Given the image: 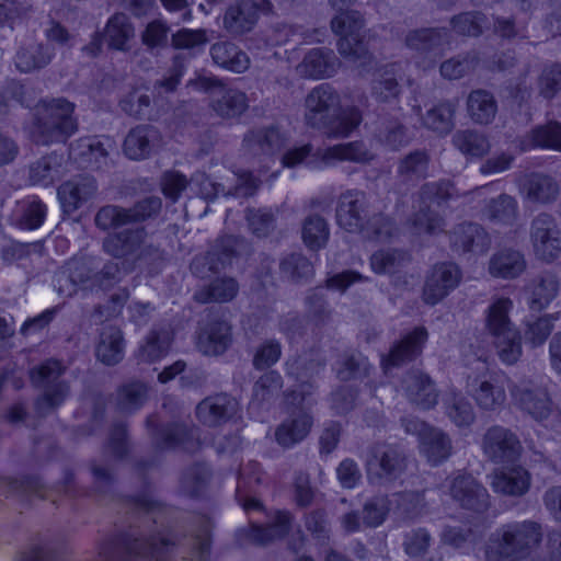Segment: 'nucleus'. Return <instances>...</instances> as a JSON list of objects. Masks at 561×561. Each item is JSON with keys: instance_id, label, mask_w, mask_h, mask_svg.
Instances as JSON below:
<instances>
[{"instance_id": "09e8293b", "label": "nucleus", "mask_w": 561, "mask_h": 561, "mask_svg": "<svg viewBox=\"0 0 561 561\" xmlns=\"http://www.w3.org/2000/svg\"><path fill=\"white\" fill-rule=\"evenodd\" d=\"M535 147L561 150V123L550 122L531 129L522 140V150Z\"/></svg>"}, {"instance_id": "4c0bfd02", "label": "nucleus", "mask_w": 561, "mask_h": 561, "mask_svg": "<svg viewBox=\"0 0 561 561\" xmlns=\"http://www.w3.org/2000/svg\"><path fill=\"white\" fill-rule=\"evenodd\" d=\"M282 388V377L276 371L263 375L254 385L249 412L260 419V413L267 410Z\"/></svg>"}, {"instance_id": "5fc2aeb1", "label": "nucleus", "mask_w": 561, "mask_h": 561, "mask_svg": "<svg viewBox=\"0 0 561 561\" xmlns=\"http://www.w3.org/2000/svg\"><path fill=\"white\" fill-rule=\"evenodd\" d=\"M172 341L168 330L152 331L141 344L136 354L137 359L144 363H153L164 357Z\"/></svg>"}, {"instance_id": "473e14b6", "label": "nucleus", "mask_w": 561, "mask_h": 561, "mask_svg": "<svg viewBox=\"0 0 561 561\" xmlns=\"http://www.w3.org/2000/svg\"><path fill=\"white\" fill-rule=\"evenodd\" d=\"M96 184L91 178H81V181L69 180L59 186L57 196L66 214H72L83 203L94 196Z\"/></svg>"}, {"instance_id": "f257e3e1", "label": "nucleus", "mask_w": 561, "mask_h": 561, "mask_svg": "<svg viewBox=\"0 0 561 561\" xmlns=\"http://www.w3.org/2000/svg\"><path fill=\"white\" fill-rule=\"evenodd\" d=\"M305 106L306 124L322 130L328 138H345L362 122V113L356 107L341 113L340 95L328 83L313 88L306 98Z\"/></svg>"}, {"instance_id": "49530a36", "label": "nucleus", "mask_w": 561, "mask_h": 561, "mask_svg": "<svg viewBox=\"0 0 561 561\" xmlns=\"http://www.w3.org/2000/svg\"><path fill=\"white\" fill-rule=\"evenodd\" d=\"M468 113L477 124H490L497 112L493 94L486 90H473L467 100Z\"/></svg>"}, {"instance_id": "69168bd1", "label": "nucleus", "mask_w": 561, "mask_h": 561, "mask_svg": "<svg viewBox=\"0 0 561 561\" xmlns=\"http://www.w3.org/2000/svg\"><path fill=\"white\" fill-rule=\"evenodd\" d=\"M558 280L553 275L542 277L531 287L529 307L539 311L549 306L558 293Z\"/></svg>"}, {"instance_id": "a878e982", "label": "nucleus", "mask_w": 561, "mask_h": 561, "mask_svg": "<svg viewBox=\"0 0 561 561\" xmlns=\"http://www.w3.org/2000/svg\"><path fill=\"white\" fill-rule=\"evenodd\" d=\"M426 340L427 331L423 327H417L409 332L393 346L388 356H381V366L385 374H388L391 368L419 356L422 353Z\"/></svg>"}, {"instance_id": "f704fd0d", "label": "nucleus", "mask_w": 561, "mask_h": 561, "mask_svg": "<svg viewBox=\"0 0 561 561\" xmlns=\"http://www.w3.org/2000/svg\"><path fill=\"white\" fill-rule=\"evenodd\" d=\"M403 388L408 399L423 410L432 409L437 403L436 389L427 375L410 373L403 380Z\"/></svg>"}, {"instance_id": "f8f14e48", "label": "nucleus", "mask_w": 561, "mask_h": 561, "mask_svg": "<svg viewBox=\"0 0 561 561\" xmlns=\"http://www.w3.org/2000/svg\"><path fill=\"white\" fill-rule=\"evenodd\" d=\"M510 393L513 404L535 421L542 422L550 416L552 401L546 378L522 379L510 387Z\"/></svg>"}, {"instance_id": "7ed1b4c3", "label": "nucleus", "mask_w": 561, "mask_h": 561, "mask_svg": "<svg viewBox=\"0 0 561 561\" xmlns=\"http://www.w3.org/2000/svg\"><path fill=\"white\" fill-rule=\"evenodd\" d=\"M286 366L288 375L295 376L296 380L299 382V389L286 394V403L293 407V410L289 419L278 426L275 436L279 445L283 447H291L301 442L311 428L312 419L308 410L312 404L310 396L313 386L305 380L307 370L304 373L296 371L297 362L287 363Z\"/></svg>"}, {"instance_id": "de8ad7c7", "label": "nucleus", "mask_w": 561, "mask_h": 561, "mask_svg": "<svg viewBox=\"0 0 561 561\" xmlns=\"http://www.w3.org/2000/svg\"><path fill=\"white\" fill-rule=\"evenodd\" d=\"M558 320L559 313L528 317L524 321V340L526 344L534 348L542 346L554 329V323Z\"/></svg>"}, {"instance_id": "ea45409f", "label": "nucleus", "mask_w": 561, "mask_h": 561, "mask_svg": "<svg viewBox=\"0 0 561 561\" xmlns=\"http://www.w3.org/2000/svg\"><path fill=\"white\" fill-rule=\"evenodd\" d=\"M124 339L118 328L107 325L100 333L95 354L100 362L105 365H115L124 357Z\"/></svg>"}, {"instance_id": "e2e57ef3", "label": "nucleus", "mask_w": 561, "mask_h": 561, "mask_svg": "<svg viewBox=\"0 0 561 561\" xmlns=\"http://www.w3.org/2000/svg\"><path fill=\"white\" fill-rule=\"evenodd\" d=\"M493 343L502 363L515 364L522 356L520 334L517 329L493 337Z\"/></svg>"}, {"instance_id": "9d476101", "label": "nucleus", "mask_w": 561, "mask_h": 561, "mask_svg": "<svg viewBox=\"0 0 561 561\" xmlns=\"http://www.w3.org/2000/svg\"><path fill=\"white\" fill-rule=\"evenodd\" d=\"M364 20L358 11H341L331 21L332 31L340 36L339 53L359 66L368 65L371 59L362 34Z\"/></svg>"}, {"instance_id": "bb28decb", "label": "nucleus", "mask_w": 561, "mask_h": 561, "mask_svg": "<svg viewBox=\"0 0 561 561\" xmlns=\"http://www.w3.org/2000/svg\"><path fill=\"white\" fill-rule=\"evenodd\" d=\"M491 244L486 231L477 224H461L450 233V245L458 253H485Z\"/></svg>"}, {"instance_id": "f3484780", "label": "nucleus", "mask_w": 561, "mask_h": 561, "mask_svg": "<svg viewBox=\"0 0 561 561\" xmlns=\"http://www.w3.org/2000/svg\"><path fill=\"white\" fill-rule=\"evenodd\" d=\"M402 426L407 434L417 436L420 450L432 465H438L450 456L451 440L443 431L416 417L403 419Z\"/></svg>"}, {"instance_id": "c03bdc74", "label": "nucleus", "mask_w": 561, "mask_h": 561, "mask_svg": "<svg viewBox=\"0 0 561 561\" xmlns=\"http://www.w3.org/2000/svg\"><path fill=\"white\" fill-rule=\"evenodd\" d=\"M526 268L524 255L515 250L506 249L495 253L489 263V272L499 278H515Z\"/></svg>"}, {"instance_id": "680f3d73", "label": "nucleus", "mask_w": 561, "mask_h": 561, "mask_svg": "<svg viewBox=\"0 0 561 561\" xmlns=\"http://www.w3.org/2000/svg\"><path fill=\"white\" fill-rule=\"evenodd\" d=\"M238 291V285L232 278H220L213 282L207 288L195 294L197 301L206 304L210 301L226 302L231 300Z\"/></svg>"}, {"instance_id": "a211bd4d", "label": "nucleus", "mask_w": 561, "mask_h": 561, "mask_svg": "<svg viewBox=\"0 0 561 561\" xmlns=\"http://www.w3.org/2000/svg\"><path fill=\"white\" fill-rule=\"evenodd\" d=\"M270 0H240L227 8L222 26L232 36L240 37L254 30L261 14L272 11Z\"/></svg>"}, {"instance_id": "7c9ffc66", "label": "nucleus", "mask_w": 561, "mask_h": 561, "mask_svg": "<svg viewBox=\"0 0 561 561\" xmlns=\"http://www.w3.org/2000/svg\"><path fill=\"white\" fill-rule=\"evenodd\" d=\"M161 144L160 131L151 125L133 128L125 138L124 152L134 160L147 158Z\"/></svg>"}, {"instance_id": "c85d7f7f", "label": "nucleus", "mask_w": 561, "mask_h": 561, "mask_svg": "<svg viewBox=\"0 0 561 561\" xmlns=\"http://www.w3.org/2000/svg\"><path fill=\"white\" fill-rule=\"evenodd\" d=\"M531 484L530 473L522 466L503 467L494 471L491 486L494 492L511 496H522Z\"/></svg>"}, {"instance_id": "4d7b16f0", "label": "nucleus", "mask_w": 561, "mask_h": 561, "mask_svg": "<svg viewBox=\"0 0 561 561\" xmlns=\"http://www.w3.org/2000/svg\"><path fill=\"white\" fill-rule=\"evenodd\" d=\"M453 144L460 152L471 157H481L490 150L488 138L471 129L456 131L453 136Z\"/></svg>"}, {"instance_id": "a19ab883", "label": "nucleus", "mask_w": 561, "mask_h": 561, "mask_svg": "<svg viewBox=\"0 0 561 561\" xmlns=\"http://www.w3.org/2000/svg\"><path fill=\"white\" fill-rule=\"evenodd\" d=\"M108 273L106 272V275ZM105 277V273L95 272L94 268L88 262H75L71 264L69 268V282L72 285V288L69 290H65L61 287L59 291L67 296L75 295L78 289L82 290H94L100 289L103 286V279Z\"/></svg>"}, {"instance_id": "3c124183", "label": "nucleus", "mask_w": 561, "mask_h": 561, "mask_svg": "<svg viewBox=\"0 0 561 561\" xmlns=\"http://www.w3.org/2000/svg\"><path fill=\"white\" fill-rule=\"evenodd\" d=\"M445 413L458 427L469 426L476 420L471 403L460 393L450 391L443 398Z\"/></svg>"}, {"instance_id": "9b49d317", "label": "nucleus", "mask_w": 561, "mask_h": 561, "mask_svg": "<svg viewBox=\"0 0 561 561\" xmlns=\"http://www.w3.org/2000/svg\"><path fill=\"white\" fill-rule=\"evenodd\" d=\"M103 250L113 257L133 263L159 256L158 248L148 241V233L144 227L107 234L103 240Z\"/></svg>"}, {"instance_id": "338daca9", "label": "nucleus", "mask_w": 561, "mask_h": 561, "mask_svg": "<svg viewBox=\"0 0 561 561\" xmlns=\"http://www.w3.org/2000/svg\"><path fill=\"white\" fill-rule=\"evenodd\" d=\"M400 85L393 72L386 69L380 72L371 84V95L379 103H390L398 99Z\"/></svg>"}, {"instance_id": "423d86ee", "label": "nucleus", "mask_w": 561, "mask_h": 561, "mask_svg": "<svg viewBox=\"0 0 561 561\" xmlns=\"http://www.w3.org/2000/svg\"><path fill=\"white\" fill-rule=\"evenodd\" d=\"M175 549L170 535L159 531L146 539L115 540L101 547L98 561H168Z\"/></svg>"}, {"instance_id": "2eb2a0df", "label": "nucleus", "mask_w": 561, "mask_h": 561, "mask_svg": "<svg viewBox=\"0 0 561 561\" xmlns=\"http://www.w3.org/2000/svg\"><path fill=\"white\" fill-rule=\"evenodd\" d=\"M188 85L210 94L211 108L221 117H236L248 107L245 93L226 87L220 80L211 77H198Z\"/></svg>"}, {"instance_id": "37998d69", "label": "nucleus", "mask_w": 561, "mask_h": 561, "mask_svg": "<svg viewBox=\"0 0 561 561\" xmlns=\"http://www.w3.org/2000/svg\"><path fill=\"white\" fill-rule=\"evenodd\" d=\"M517 185L520 194L530 203L552 202L559 193L553 178H518Z\"/></svg>"}, {"instance_id": "13d9d810", "label": "nucleus", "mask_w": 561, "mask_h": 561, "mask_svg": "<svg viewBox=\"0 0 561 561\" xmlns=\"http://www.w3.org/2000/svg\"><path fill=\"white\" fill-rule=\"evenodd\" d=\"M304 243L311 250H319L325 247L330 230L324 218L318 215L308 216L302 224Z\"/></svg>"}, {"instance_id": "2f4dec72", "label": "nucleus", "mask_w": 561, "mask_h": 561, "mask_svg": "<svg viewBox=\"0 0 561 561\" xmlns=\"http://www.w3.org/2000/svg\"><path fill=\"white\" fill-rule=\"evenodd\" d=\"M287 142L286 136L276 127L259 128L249 131L243 138L245 150L253 154L272 157Z\"/></svg>"}, {"instance_id": "ddd939ff", "label": "nucleus", "mask_w": 561, "mask_h": 561, "mask_svg": "<svg viewBox=\"0 0 561 561\" xmlns=\"http://www.w3.org/2000/svg\"><path fill=\"white\" fill-rule=\"evenodd\" d=\"M114 154L116 144L107 136L81 138L70 148V157L78 167L91 172H110Z\"/></svg>"}, {"instance_id": "6e6552de", "label": "nucleus", "mask_w": 561, "mask_h": 561, "mask_svg": "<svg viewBox=\"0 0 561 561\" xmlns=\"http://www.w3.org/2000/svg\"><path fill=\"white\" fill-rule=\"evenodd\" d=\"M373 158L374 156L359 141L335 145L325 149L319 148L317 150H314L311 144H306L285 152L280 162L284 167L295 168L301 163L332 164L336 161L365 163Z\"/></svg>"}, {"instance_id": "bf43d9fd", "label": "nucleus", "mask_w": 561, "mask_h": 561, "mask_svg": "<svg viewBox=\"0 0 561 561\" xmlns=\"http://www.w3.org/2000/svg\"><path fill=\"white\" fill-rule=\"evenodd\" d=\"M377 140L392 149L407 144V130L404 126L394 118H380L375 129Z\"/></svg>"}, {"instance_id": "1a4fd4ad", "label": "nucleus", "mask_w": 561, "mask_h": 561, "mask_svg": "<svg viewBox=\"0 0 561 561\" xmlns=\"http://www.w3.org/2000/svg\"><path fill=\"white\" fill-rule=\"evenodd\" d=\"M453 196L449 182H442L439 186H424L417 198L419 210L409 225L411 233L434 236L443 231L445 221L437 209Z\"/></svg>"}, {"instance_id": "052dcab7", "label": "nucleus", "mask_w": 561, "mask_h": 561, "mask_svg": "<svg viewBox=\"0 0 561 561\" xmlns=\"http://www.w3.org/2000/svg\"><path fill=\"white\" fill-rule=\"evenodd\" d=\"M518 215V206L515 198L510 195L502 194L497 198L492 199L486 206L485 216L495 222L511 225Z\"/></svg>"}, {"instance_id": "8fccbe9b", "label": "nucleus", "mask_w": 561, "mask_h": 561, "mask_svg": "<svg viewBox=\"0 0 561 561\" xmlns=\"http://www.w3.org/2000/svg\"><path fill=\"white\" fill-rule=\"evenodd\" d=\"M119 106L124 113L138 119L154 121L160 115L159 111L156 110V101L152 102L148 94L138 90H134L124 96Z\"/></svg>"}, {"instance_id": "412c9836", "label": "nucleus", "mask_w": 561, "mask_h": 561, "mask_svg": "<svg viewBox=\"0 0 561 561\" xmlns=\"http://www.w3.org/2000/svg\"><path fill=\"white\" fill-rule=\"evenodd\" d=\"M530 240L535 254L551 262L561 253V232L552 216L538 215L531 224Z\"/></svg>"}, {"instance_id": "dca6fc26", "label": "nucleus", "mask_w": 561, "mask_h": 561, "mask_svg": "<svg viewBox=\"0 0 561 561\" xmlns=\"http://www.w3.org/2000/svg\"><path fill=\"white\" fill-rule=\"evenodd\" d=\"M162 203L159 197H147L130 208L116 205H106L95 215V225L102 230L121 227L129 224L142 222L157 215Z\"/></svg>"}, {"instance_id": "4be33fe9", "label": "nucleus", "mask_w": 561, "mask_h": 561, "mask_svg": "<svg viewBox=\"0 0 561 561\" xmlns=\"http://www.w3.org/2000/svg\"><path fill=\"white\" fill-rule=\"evenodd\" d=\"M64 371L60 362L49 359L31 371L32 381L44 388V394L39 399V405L56 407L59 405L69 392V388L58 379Z\"/></svg>"}, {"instance_id": "39448f33", "label": "nucleus", "mask_w": 561, "mask_h": 561, "mask_svg": "<svg viewBox=\"0 0 561 561\" xmlns=\"http://www.w3.org/2000/svg\"><path fill=\"white\" fill-rule=\"evenodd\" d=\"M365 196L359 192H347L340 197L336 209L337 225L348 232H362L368 239L387 241L392 238L397 229L392 222L381 215L366 219Z\"/></svg>"}, {"instance_id": "b1692460", "label": "nucleus", "mask_w": 561, "mask_h": 561, "mask_svg": "<svg viewBox=\"0 0 561 561\" xmlns=\"http://www.w3.org/2000/svg\"><path fill=\"white\" fill-rule=\"evenodd\" d=\"M461 277V271L455 263L445 262L434 265L423 290L425 302L435 305L444 299L460 284Z\"/></svg>"}, {"instance_id": "e433bc0d", "label": "nucleus", "mask_w": 561, "mask_h": 561, "mask_svg": "<svg viewBox=\"0 0 561 561\" xmlns=\"http://www.w3.org/2000/svg\"><path fill=\"white\" fill-rule=\"evenodd\" d=\"M230 343V325L225 321H216L201 330L196 345L205 355H219L228 348Z\"/></svg>"}, {"instance_id": "4468645a", "label": "nucleus", "mask_w": 561, "mask_h": 561, "mask_svg": "<svg viewBox=\"0 0 561 561\" xmlns=\"http://www.w3.org/2000/svg\"><path fill=\"white\" fill-rule=\"evenodd\" d=\"M423 495L419 492L394 493L390 497L377 496L364 506V523L377 527L386 518L388 512L404 517H413L421 512Z\"/></svg>"}, {"instance_id": "a18cd8bd", "label": "nucleus", "mask_w": 561, "mask_h": 561, "mask_svg": "<svg viewBox=\"0 0 561 561\" xmlns=\"http://www.w3.org/2000/svg\"><path fill=\"white\" fill-rule=\"evenodd\" d=\"M457 101H444L428 110L423 117V124L434 133L445 136L455 127V113Z\"/></svg>"}, {"instance_id": "72a5a7b5", "label": "nucleus", "mask_w": 561, "mask_h": 561, "mask_svg": "<svg viewBox=\"0 0 561 561\" xmlns=\"http://www.w3.org/2000/svg\"><path fill=\"white\" fill-rule=\"evenodd\" d=\"M104 41L113 50L128 51L135 38V27L129 16L124 13L112 15L103 30Z\"/></svg>"}, {"instance_id": "0e129e2a", "label": "nucleus", "mask_w": 561, "mask_h": 561, "mask_svg": "<svg viewBox=\"0 0 561 561\" xmlns=\"http://www.w3.org/2000/svg\"><path fill=\"white\" fill-rule=\"evenodd\" d=\"M408 260L404 252L380 250L371 255L370 266L377 274L394 275L401 271Z\"/></svg>"}, {"instance_id": "c756f323", "label": "nucleus", "mask_w": 561, "mask_h": 561, "mask_svg": "<svg viewBox=\"0 0 561 561\" xmlns=\"http://www.w3.org/2000/svg\"><path fill=\"white\" fill-rule=\"evenodd\" d=\"M340 67L334 51L328 48H313L309 50L298 65V72L306 78L321 79L332 77Z\"/></svg>"}, {"instance_id": "774afa93", "label": "nucleus", "mask_w": 561, "mask_h": 561, "mask_svg": "<svg viewBox=\"0 0 561 561\" xmlns=\"http://www.w3.org/2000/svg\"><path fill=\"white\" fill-rule=\"evenodd\" d=\"M488 23L481 12H465L451 19L450 24L456 33L465 36H479Z\"/></svg>"}, {"instance_id": "58836bf2", "label": "nucleus", "mask_w": 561, "mask_h": 561, "mask_svg": "<svg viewBox=\"0 0 561 561\" xmlns=\"http://www.w3.org/2000/svg\"><path fill=\"white\" fill-rule=\"evenodd\" d=\"M55 56L53 46L43 43H33L22 46L15 55V67L21 72L39 70L50 64Z\"/></svg>"}, {"instance_id": "aec40b11", "label": "nucleus", "mask_w": 561, "mask_h": 561, "mask_svg": "<svg viewBox=\"0 0 561 561\" xmlns=\"http://www.w3.org/2000/svg\"><path fill=\"white\" fill-rule=\"evenodd\" d=\"M483 454L494 463H506L519 458L522 444L510 428L501 425L489 427L481 442Z\"/></svg>"}, {"instance_id": "f03ea898", "label": "nucleus", "mask_w": 561, "mask_h": 561, "mask_svg": "<svg viewBox=\"0 0 561 561\" xmlns=\"http://www.w3.org/2000/svg\"><path fill=\"white\" fill-rule=\"evenodd\" d=\"M75 107L64 98L42 100L34 110L32 139L38 145L66 142L78 130Z\"/></svg>"}, {"instance_id": "864d4df0", "label": "nucleus", "mask_w": 561, "mask_h": 561, "mask_svg": "<svg viewBox=\"0 0 561 561\" xmlns=\"http://www.w3.org/2000/svg\"><path fill=\"white\" fill-rule=\"evenodd\" d=\"M289 526V513L278 511L274 514L266 527L251 524L249 538L255 543L264 545L274 539L282 538L288 531Z\"/></svg>"}, {"instance_id": "79ce46f5", "label": "nucleus", "mask_w": 561, "mask_h": 561, "mask_svg": "<svg viewBox=\"0 0 561 561\" xmlns=\"http://www.w3.org/2000/svg\"><path fill=\"white\" fill-rule=\"evenodd\" d=\"M513 301L506 297L494 299L485 310V330L494 337L515 330L510 318Z\"/></svg>"}, {"instance_id": "5701e85b", "label": "nucleus", "mask_w": 561, "mask_h": 561, "mask_svg": "<svg viewBox=\"0 0 561 561\" xmlns=\"http://www.w3.org/2000/svg\"><path fill=\"white\" fill-rule=\"evenodd\" d=\"M453 500L467 510L483 512L489 506V493L471 474L458 473L445 485Z\"/></svg>"}, {"instance_id": "0eeeda50", "label": "nucleus", "mask_w": 561, "mask_h": 561, "mask_svg": "<svg viewBox=\"0 0 561 561\" xmlns=\"http://www.w3.org/2000/svg\"><path fill=\"white\" fill-rule=\"evenodd\" d=\"M476 359L466 358L467 364H474L477 374L468 375L466 389L480 410L492 412L501 409L506 401V378L499 373H490L488 354L481 351L474 354Z\"/></svg>"}, {"instance_id": "cd10ccee", "label": "nucleus", "mask_w": 561, "mask_h": 561, "mask_svg": "<svg viewBox=\"0 0 561 561\" xmlns=\"http://www.w3.org/2000/svg\"><path fill=\"white\" fill-rule=\"evenodd\" d=\"M238 410V401L221 393L204 399L196 408V415L203 424L216 426L229 420Z\"/></svg>"}, {"instance_id": "6e6d98bb", "label": "nucleus", "mask_w": 561, "mask_h": 561, "mask_svg": "<svg viewBox=\"0 0 561 561\" xmlns=\"http://www.w3.org/2000/svg\"><path fill=\"white\" fill-rule=\"evenodd\" d=\"M480 60L479 51L470 50L443 61L439 71L445 79L457 80L473 72Z\"/></svg>"}, {"instance_id": "20e7f679", "label": "nucleus", "mask_w": 561, "mask_h": 561, "mask_svg": "<svg viewBox=\"0 0 561 561\" xmlns=\"http://www.w3.org/2000/svg\"><path fill=\"white\" fill-rule=\"evenodd\" d=\"M540 539V527L534 522L504 525L491 536L485 561H522Z\"/></svg>"}, {"instance_id": "c9c22d12", "label": "nucleus", "mask_w": 561, "mask_h": 561, "mask_svg": "<svg viewBox=\"0 0 561 561\" xmlns=\"http://www.w3.org/2000/svg\"><path fill=\"white\" fill-rule=\"evenodd\" d=\"M209 53L213 61L226 70L242 73L250 67L248 54L230 41L216 42Z\"/></svg>"}, {"instance_id": "393cba45", "label": "nucleus", "mask_w": 561, "mask_h": 561, "mask_svg": "<svg viewBox=\"0 0 561 561\" xmlns=\"http://www.w3.org/2000/svg\"><path fill=\"white\" fill-rule=\"evenodd\" d=\"M450 44L451 34L446 27L417 28L405 36L407 47L434 59L443 57Z\"/></svg>"}, {"instance_id": "6ab92c4d", "label": "nucleus", "mask_w": 561, "mask_h": 561, "mask_svg": "<svg viewBox=\"0 0 561 561\" xmlns=\"http://www.w3.org/2000/svg\"><path fill=\"white\" fill-rule=\"evenodd\" d=\"M366 467L370 483L386 484L401 476L405 468L404 457L392 446L377 445L371 448Z\"/></svg>"}, {"instance_id": "603ef678", "label": "nucleus", "mask_w": 561, "mask_h": 561, "mask_svg": "<svg viewBox=\"0 0 561 561\" xmlns=\"http://www.w3.org/2000/svg\"><path fill=\"white\" fill-rule=\"evenodd\" d=\"M196 428H188L185 425L174 424L170 427L158 430L157 438L164 448H174L181 446L187 451H193L199 446V442L195 439Z\"/></svg>"}]
</instances>
